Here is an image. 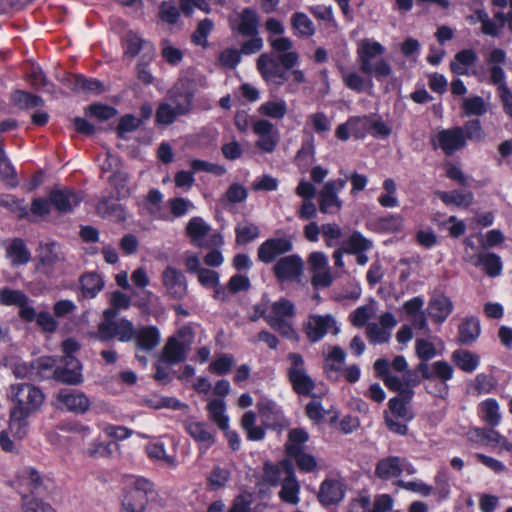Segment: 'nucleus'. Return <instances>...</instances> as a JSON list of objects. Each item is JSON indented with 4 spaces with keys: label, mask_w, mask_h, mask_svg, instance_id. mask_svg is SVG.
Returning a JSON list of instances; mask_svg holds the SVG:
<instances>
[{
    "label": "nucleus",
    "mask_w": 512,
    "mask_h": 512,
    "mask_svg": "<svg viewBox=\"0 0 512 512\" xmlns=\"http://www.w3.org/2000/svg\"><path fill=\"white\" fill-rule=\"evenodd\" d=\"M271 48L278 53L277 59L268 53L261 54L256 62L257 70L268 84L281 86L288 80L287 71L299 62V54L293 49L288 37H268Z\"/></svg>",
    "instance_id": "obj_1"
},
{
    "label": "nucleus",
    "mask_w": 512,
    "mask_h": 512,
    "mask_svg": "<svg viewBox=\"0 0 512 512\" xmlns=\"http://www.w3.org/2000/svg\"><path fill=\"white\" fill-rule=\"evenodd\" d=\"M384 46L371 39H363L357 48V62L362 73L380 80L392 74L391 65L383 58Z\"/></svg>",
    "instance_id": "obj_2"
},
{
    "label": "nucleus",
    "mask_w": 512,
    "mask_h": 512,
    "mask_svg": "<svg viewBox=\"0 0 512 512\" xmlns=\"http://www.w3.org/2000/svg\"><path fill=\"white\" fill-rule=\"evenodd\" d=\"M295 315L294 303L286 298H280L269 305L266 323L282 337L296 340L298 335L293 325Z\"/></svg>",
    "instance_id": "obj_3"
},
{
    "label": "nucleus",
    "mask_w": 512,
    "mask_h": 512,
    "mask_svg": "<svg viewBox=\"0 0 512 512\" xmlns=\"http://www.w3.org/2000/svg\"><path fill=\"white\" fill-rule=\"evenodd\" d=\"M96 337L101 341H110L115 338L120 342H130L135 337V326L126 318L118 319V315H115L112 310H104Z\"/></svg>",
    "instance_id": "obj_4"
},
{
    "label": "nucleus",
    "mask_w": 512,
    "mask_h": 512,
    "mask_svg": "<svg viewBox=\"0 0 512 512\" xmlns=\"http://www.w3.org/2000/svg\"><path fill=\"white\" fill-rule=\"evenodd\" d=\"M7 397L14 403L12 410L31 415L36 413L44 402L42 391L29 383L10 385Z\"/></svg>",
    "instance_id": "obj_5"
},
{
    "label": "nucleus",
    "mask_w": 512,
    "mask_h": 512,
    "mask_svg": "<svg viewBox=\"0 0 512 512\" xmlns=\"http://www.w3.org/2000/svg\"><path fill=\"white\" fill-rule=\"evenodd\" d=\"M193 95L188 91H172L166 102L159 105L156 111V122L170 125L179 116L188 114L192 110Z\"/></svg>",
    "instance_id": "obj_6"
},
{
    "label": "nucleus",
    "mask_w": 512,
    "mask_h": 512,
    "mask_svg": "<svg viewBox=\"0 0 512 512\" xmlns=\"http://www.w3.org/2000/svg\"><path fill=\"white\" fill-rule=\"evenodd\" d=\"M287 359L290 362L287 374L293 390L299 395H311L315 383L305 370L304 358L299 353H289Z\"/></svg>",
    "instance_id": "obj_7"
},
{
    "label": "nucleus",
    "mask_w": 512,
    "mask_h": 512,
    "mask_svg": "<svg viewBox=\"0 0 512 512\" xmlns=\"http://www.w3.org/2000/svg\"><path fill=\"white\" fill-rule=\"evenodd\" d=\"M153 492V484L144 478L136 479L128 488L122 500V512H143L148 503V494Z\"/></svg>",
    "instance_id": "obj_8"
},
{
    "label": "nucleus",
    "mask_w": 512,
    "mask_h": 512,
    "mask_svg": "<svg viewBox=\"0 0 512 512\" xmlns=\"http://www.w3.org/2000/svg\"><path fill=\"white\" fill-rule=\"evenodd\" d=\"M37 268L47 276H52L56 268L65 262L61 246L55 241L40 242L37 249Z\"/></svg>",
    "instance_id": "obj_9"
},
{
    "label": "nucleus",
    "mask_w": 512,
    "mask_h": 512,
    "mask_svg": "<svg viewBox=\"0 0 512 512\" xmlns=\"http://www.w3.org/2000/svg\"><path fill=\"white\" fill-rule=\"evenodd\" d=\"M346 179H335L327 181L319 192V210L324 214H336L343 206L339 198L341 192L346 186Z\"/></svg>",
    "instance_id": "obj_10"
},
{
    "label": "nucleus",
    "mask_w": 512,
    "mask_h": 512,
    "mask_svg": "<svg viewBox=\"0 0 512 512\" xmlns=\"http://www.w3.org/2000/svg\"><path fill=\"white\" fill-rule=\"evenodd\" d=\"M273 273L280 282H298L304 273V261L298 254L280 257L273 266Z\"/></svg>",
    "instance_id": "obj_11"
},
{
    "label": "nucleus",
    "mask_w": 512,
    "mask_h": 512,
    "mask_svg": "<svg viewBox=\"0 0 512 512\" xmlns=\"http://www.w3.org/2000/svg\"><path fill=\"white\" fill-rule=\"evenodd\" d=\"M186 433L197 443L200 453H205L216 442V431L208 423L187 419L183 423Z\"/></svg>",
    "instance_id": "obj_12"
},
{
    "label": "nucleus",
    "mask_w": 512,
    "mask_h": 512,
    "mask_svg": "<svg viewBox=\"0 0 512 512\" xmlns=\"http://www.w3.org/2000/svg\"><path fill=\"white\" fill-rule=\"evenodd\" d=\"M432 144L435 148H441L445 155H453L456 151L464 148L466 145L463 128L457 126L440 130L436 137L432 139Z\"/></svg>",
    "instance_id": "obj_13"
},
{
    "label": "nucleus",
    "mask_w": 512,
    "mask_h": 512,
    "mask_svg": "<svg viewBox=\"0 0 512 512\" xmlns=\"http://www.w3.org/2000/svg\"><path fill=\"white\" fill-rule=\"evenodd\" d=\"M162 285L166 294L176 300H181L188 293L187 279L182 271L167 266L161 274Z\"/></svg>",
    "instance_id": "obj_14"
},
{
    "label": "nucleus",
    "mask_w": 512,
    "mask_h": 512,
    "mask_svg": "<svg viewBox=\"0 0 512 512\" xmlns=\"http://www.w3.org/2000/svg\"><path fill=\"white\" fill-rule=\"evenodd\" d=\"M252 130L258 136L256 147L265 153H272L280 138L275 126L268 120L259 119L253 122Z\"/></svg>",
    "instance_id": "obj_15"
},
{
    "label": "nucleus",
    "mask_w": 512,
    "mask_h": 512,
    "mask_svg": "<svg viewBox=\"0 0 512 512\" xmlns=\"http://www.w3.org/2000/svg\"><path fill=\"white\" fill-rule=\"evenodd\" d=\"M56 401L59 408L77 414L85 413L90 406V400L82 391L71 388L59 390Z\"/></svg>",
    "instance_id": "obj_16"
},
{
    "label": "nucleus",
    "mask_w": 512,
    "mask_h": 512,
    "mask_svg": "<svg viewBox=\"0 0 512 512\" xmlns=\"http://www.w3.org/2000/svg\"><path fill=\"white\" fill-rule=\"evenodd\" d=\"M304 329L311 342L320 341L330 330H333L335 334L339 332L336 320L331 314L310 315Z\"/></svg>",
    "instance_id": "obj_17"
},
{
    "label": "nucleus",
    "mask_w": 512,
    "mask_h": 512,
    "mask_svg": "<svg viewBox=\"0 0 512 512\" xmlns=\"http://www.w3.org/2000/svg\"><path fill=\"white\" fill-rule=\"evenodd\" d=\"M292 249L293 241L290 238H270L259 246L257 256L259 261L269 264Z\"/></svg>",
    "instance_id": "obj_18"
},
{
    "label": "nucleus",
    "mask_w": 512,
    "mask_h": 512,
    "mask_svg": "<svg viewBox=\"0 0 512 512\" xmlns=\"http://www.w3.org/2000/svg\"><path fill=\"white\" fill-rule=\"evenodd\" d=\"M82 366L77 358H62L61 364L54 369L53 378L68 385H79L83 382Z\"/></svg>",
    "instance_id": "obj_19"
},
{
    "label": "nucleus",
    "mask_w": 512,
    "mask_h": 512,
    "mask_svg": "<svg viewBox=\"0 0 512 512\" xmlns=\"http://www.w3.org/2000/svg\"><path fill=\"white\" fill-rule=\"evenodd\" d=\"M294 473V466L288 459H284L277 464L266 462L263 470V482L271 486H278L292 477Z\"/></svg>",
    "instance_id": "obj_20"
},
{
    "label": "nucleus",
    "mask_w": 512,
    "mask_h": 512,
    "mask_svg": "<svg viewBox=\"0 0 512 512\" xmlns=\"http://www.w3.org/2000/svg\"><path fill=\"white\" fill-rule=\"evenodd\" d=\"M49 198L52 205L60 213L71 212L83 199L80 192L69 188L52 190Z\"/></svg>",
    "instance_id": "obj_21"
},
{
    "label": "nucleus",
    "mask_w": 512,
    "mask_h": 512,
    "mask_svg": "<svg viewBox=\"0 0 512 512\" xmlns=\"http://www.w3.org/2000/svg\"><path fill=\"white\" fill-rule=\"evenodd\" d=\"M468 437L471 441H485L487 445L512 453V443L496 430L475 428L468 432Z\"/></svg>",
    "instance_id": "obj_22"
},
{
    "label": "nucleus",
    "mask_w": 512,
    "mask_h": 512,
    "mask_svg": "<svg viewBox=\"0 0 512 512\" xmlns=\"http://www.w3.org/2000/svg\"><path fill=\"white\" fill-rule=\"evenodd\" d=\"M189 345L177 337H170L162 349L160 361L175 365L186 360Z\"/></svg>",
    "instance_id": "obj_23"
},
{
    "label": "nucleus",
    "mask_w": 512,
    "mask_h": 512,
    "mask_svg": "<svg viewBox=\"0 0 512 512\" xmlns=\"http://www.w3.org/2000/svg\"><path fill=\"white\" fill-rule=\"evenodd\" d=\"M453 309L452 300L444 294H439L429 300L427 311L433 322L441 324L449 317Z\"/></svg>",
    "instance_id": "obj_24"
},
{
    "label": "nucleus",
    "mask_w": 512,
    "mask_h": 512,
    "mask_svg": "<svg viewBox=\"0 0 512 512\" xmlns=\"http://www.w3.org/2000/svg\"><path fill=\"white\" fill-rule=\"evenodd\" d=\"M135 346L138 350L144 352L153 351L161 341L160 331L156 326H143L135 328Z\"/></svg>",
    "instance_id": "obj_25"
},
{
    "label": "nucleus",
    "mask_w": 512,
    "mask_h": 512,
    "mask_svg": "<svg viewBox=\"0 0 512 512\" xmlns=\"http://www.w3.org/2000/svg\"><path fill=\"white\" fill-rule=\"evenodd\" d=\"M144 51V57L150 61L153 58L155 48L149 42L144 40L135 32H128L125 36V54L131 57L136 56L140 51Z\"/></svg>",
    "instance_id": "obj_26"
},
{
    "label": "nucleus",
    "mask_w": 512,
    "mask_h": 512,
    "mask_svg": "<svg viewBox=\"0 0 512 512\" xmlns=\"http://www.w3.org/2000/svg\"><path fill=\"white\" fill-rule=\"evenodd\" d=\"M259 15L253 8H244L239 16L236 27H232L242 36L258 35Z\"/></svg>",
    "instance_id": "obj_27"
},
{
    "label": "nucleus",
    "mask_w": 512,
    "mask_h": 512,
    "mask_svg": "<svg viewBox=\"0 0 512 512\" xmlns=\"http://www.w3.org/2000/svg\"><path fill=\"white\" fill-rule=\"evenodd\" d=\"M480 321L475 316H467L462 319L458 326V341L462 345L474 343L480 336Z\"/></svg>",
    "instance_id": "obj_28"
},
{
    "label": "nucleus",
    "mask_w": 512,
    "mask_h": 512,
    "mask_svg": "<svg viewBox=\"0 0 512 512\" xmlns=\"http://www.w3.org/2000/svg\"><path fill=\"white\" fill-rule=\"evenodd\" d=\"M81 293L84 298H95L104 288V280L97 272H85L79 278Z\"/></svg>",
    "instance_id": "obj_29"
},
{
    "label": "nucleus",
    "mask_w": 512,
    "mask_h": 512,
    "mask_svg": "<svg viewBox=\"0 0 512 512\" xmlns=\"http://www.w3.org/2000/svg\"><path fill=\"white\" fill-rule=\"evenodd\" d=\"M145 451L151 460L158 461L167 467L175 468L178 464L176 459V453H168L166 451L164 443L159 440L149 442L145 446Z\"/></svg>",
    "instance_id": "obj_30"
},
{
    "label": "nucleus",
    "mask_w": 512,
    "mask_h": 512,
    "mask_svg": "<svg viewBox=\"0 0 512 512\" xmlns=\"http://www.w3.org/2000/svg\"><path fill=\"white\" fill-rule=\"evenodd\" d=\"M344 497V491L340 482L336 480H325L318 493L319 502L323 505L339 503Z\"/></svg>",
    "instance_id": "obj_31"
},
{
    "label": "nucleus",
    "mask_w": 512,
    "mask_h": 512,
    "mask_svg": "<svg viewBox=\"0 0 512 512\" xmlns=\"http://www.w3.org/2000/svg\"><path fill=\"white\" fill-rule=\"evenodd\" d=\"M402 458L397 456H389L381 459L375 468L377 477L383 480H390L399 477L402 474Z\"/></svg>",
    "instance_id": "obj_32"
},
{
    "label": "nucleus",
    "mask_w": 512,
    "mask_h": 512,
    "mask_svg": "<svg viewBox=\"0 0 512 512\" xmlns=\"http://www.w3.org/2000/svg\"><path fill=\"white\" fill-rule=\"evenodd\" d=\"M97 212L105 218L123 222L127 219L124 207L109 197H102L96 205Z\"/></svg>",
    "instance_id": "obj_33"
},
{
    "label": "nucleus",
    "mask_w": 512,
    "mask_h": 512,
    "mask_svg": "<svg viewBox=\"0 0 512 512\" xmlns=\"http://www.w3.org/2000/svg\"><path fill=\"white\" fill-rule=\"evenodd\" d=\"M294 35L299 38L308 39L316 33V26L309 16L304 12H295L290 18Z\"/></svg>",
    "instance_id": "obj_34"
},
{
    "label": "nucleus",
    "mask_w": 512,
    "mask_h": 512,
    "mask_svg": "<svg viewBox=\"0 0 512 512\" xmlns=\"http://www.w3.org/2000/svg\"><path fill=\"white\" fill-rule=\"evenodd\" d=\"M6 256L10 259L13 266L27 264L31 259V253L24 241L20 238H14L6 247Z\"/></svg>",
    "instance_id": "obj_35"
},
{
    "label": "nucleus",
    "mask_w": 512,
    "mask_h": 512,
    "mask_svg": "<svg viewBox=\"0 0 512 512\" xmlns=\"http://www.w3.org/2000/svg\"><path fill=\"white\" fill-rule=\"evenodd\" d=\"M478 414L481 420L491 427L498 426L502 419L499 404L493 398H488L479 404Z\"/></svg>",
    "instance_id": "obj_36"
},
{
    "label": "nucleus",
    "mask_w": 512,
    "mask_h": 512,
    "mask_svg": "<svg viewBox=\"0 0 512 512\" xmlns=\"http://www.w3.org/2000/svg\"><path fill=\"white\" fill-rule=\"evenodd\" d=\"M435 194L444 204L455 205L460 208H468L474 200V195L470 191H437Z\"/></svg>",
    "instance_id": "obj_37"
},
{
    "label": "nucleus",
    "mask_w": 512,
    "mask_h": 512,
    "mask_svg": "<svg viewBox=\"0 0 512 512\" xmlns=\"http://www.w3.org/2000/svg\"><path fill=\"white\" fill-rule=\"evenodd\" d=\"M478 57L474 50L464 49L459 51L450 63V69L457 75H468V67L474 65Z\"/></svg>",
    "instance_id": "obj_38"
},
{
    "label": "nucleus",
    "mask_w": 512,
    "mask_h": 512,
    "mask_svg": "<svg viewBox=\"0 0 512 512\" xmlns=\"http://www.w3.org/2000/svg\"><path fill=\"white\" fill-rule=\"evenodd\" d=\"M451 358L459 369L467 373L475 371L480 363V356L468 350H456Z\"/></svg>",
    "instance_id": "obj_39"
},
{
    "label": "nucleus",
    "mask_w": 512,
    "mask_h": 512,
    "mask_svg": "<svg viewBox=\"0 0 512 512\" xmlns=\"http://www.w3.org/2000/svg\"><path fill=\"white\" fill-rule=\"evenodd\" d=\"M208 417L219 429H226L229 417L226 415V404L223 399H212L207 405Z\"/></svg>",
    "instance_id": "obj_40"
},
{
    "label": "nucleus",
    "mask_w": 512,
    "mask_h": 512,
    "mask_svg": "<svg viewBox=\"0 0 512 512\" xmlns=\"http://www.w3.org/2000/svg\"><path fill=\"white\" fill-rule=\"evenodd\" d=\"M341 77L344 85L357 93H361L365 91L366 88H371L373 85L371 76H368L369 78L365 80V78L356 71L341 68Z\"/></svg>",
    "instance_id": "obj_41"
},
{
    "label": "nucleus",
    "mask_w": 512,
    "mask_h": 512,
    "mask_svg": "<svg viewBox=\"0 0 512 512\" xmlns=\"http://www.w3.org/2000/svg\"><path fill=\"white\" fill-rule=\"evenodd\" d=\"M299 493L300 484L294 473L292 477H289L281 484L279 498L287 504L297 505L300 502Z\"/></svg>",
    "instance_id": "obj_42"
},
{
    "label": "nucleus",
    "mask_w": 512,
    "mask_h": 512,
    "mask_svg": "<svg viewBox=\"0 0 512 512\" xmlns=\"http://www.w3.org/2000/svg\"><path fill=\"white\" fill-rule=\"evenodd\" d=\"M315 160V145L314 137L312 135L307 136L298 150L295 162L303 170H306L308 166Z\"/></svg>",
    "instance_id": "obj_43"
},
{
    "label": "nucleus",
    "mask_w": 512,
    "mask_h": 512,
    "mask_svg": "<svg viewBox=\"0 0 512 512\" xmlns=\"http://www.w3.org/2000/svg\"><path fill=\"white\" fill-rule=\"evenodd\" d=\"M256 414L253 411L244 413L241 418V427L246 432L247 438L251 441L262 440L265 436V431L262 427L256 426Z\"/></svg>",
    "instance_id": "obj_44"
},
{
    "label": "nucleus",
    "mask_w": 512,
    "mask_h": 512,
    "mask_svg": "<svg viewBox=\"0 0 512 512\" xmlns=\"http://www.w3.org/2000/svg\"><path fill=\"white\" fill-rule=\"evenodd\" d=\"M309 440L308 432L303 428L291 429L288 433V441L285 444L287 454L305 449V443Z\"/></svg>",
    "instance_id": "obj_45"
},
{
    "label": "nucleus",
    "mask_w": 512,
    "mask_h": 512,
    "mask_svg": "<svg viewBox=\"0 0 512 512\" xmlns=\"http://www.w3.org/2000/svg\"><path fill=\"white\" fill-rule=\"evenodd\" d=\"M31 414H24L15 410L10 411L9 429L13 435L23 439L28 432V418Z\"/></svg>",
    "instance_id": "obj_46"
},
{
    "label": "nucleus",
    "mask_w": 512,
    "mask_h": 512,
    "mask_svg": "<svg viewBox=\"0 0 512 512\" xmlns=\"http://www.w3.org/2000/svg\"><path fill=\"white\" fill-rule=\"evenodd\" d=\"M211 230L201 217H193L189 220L186 226L187 235L192 239V242L198 245L203 237H205Z\"/></svg>",
    "instance_id": "obj_47"
},
{
    "label": "nucleus",
    "mask_w": 512,
    "mask_h": 512,
    "mask_svg": "<svg viewBox=\"0 0 512 512\" xmlns=\"http://www.w3.org/2000/svg\"><path fill=\"white\" fill-rule=\"evenodd\" d=\"M258 113L273 119H282L287 113V104L283 99L267 101L258 107Z\"/></svg>",
    "instance_id": "obj_48"
},
{
    "label": "nucleus",
    "mask_w": 512,
    "mask_h": 512,
    "mask_svg": "<svg viewBox=\"0 0 512 512\" xmlns=\"http://www.w3.org/2000/svg\"><path fill=\"white\" fill-rule=\"evenodd\" d=\"M478 264L482 265L485 272L496 277L501 274L502 263L500 257L495 253L483 252L478 256Z\"/></svg>",
    "instance_id": "obj_49"
},
{
    "label": "nucleus",
    "mask_w": 512,
    "mask_h": 512,
    "mask_svg": "<svg viewBox=\"0 0 512 512\" xmlns=\"http://www.w3.org/2000/svg\"><path fill=\"white\" fill-rule=\"evenodd\" d=\"M287 456L295 461L298 469L302 472L311 473L317 469V459L306 452V449L287 454Z\"/></svg>",
    "instance_id": "obj_50"
},
{
    "label": "nucleus",
    "mask_w": 512,
    "mask_h": 512,
    "mask_svg": "<svg viewBox=\"0 0 512 512\" xmlns=\"http://www.w3.org/2000/svg\"><path fill=\"white\" fill-rule=\"evenodd\" d=\"M71 88L77 92L101 93L104 91L102 82L96 79H88L80 75L73 77Z\"/></svg>",
    "instance_id": "obj_51"
},
{
    "label": "nucleus",
    "mask_w": 512,
    "mask_h": 512,
    "mask_svg": "<svg viewBox=\"0 0 512 512\" xmlns=\"http://www.w3.org/2000/svg\"><path fill=\"white\" fill-rule=\"evenodd\" d=\"M461 108L465 116H482L487 112V105L480 96L464 98Z\"/></svg>",
    "instance_id": "obj_52"
},
{
    "label": "nucleus",
    "mask_w": 512,
    "mask_h": 512,
    "mask_svg": "<svg viewBox=\"0 0 512 512\" xmlns=\"http://www.w3.org/2000/svg\"><path fill=\"white\" fill-rule=\"evenodd\" d=\"M112 446H115V444L112 442L105 443L99 440H95L88 444V446L84 449L83 454L86 457L92 459L107 458L110 457L113 453Z\"/></svg>",
    "instance_id": "obj_53"
},
{
    "label": "nucleus",
    "mask_w": 512,
    "mask_h": 512,
    "mask_svg": "<svg viewBox=\"0 0 512 512\" xmlns=\"http://www.w3.org/2000/svg\"><path fill=\"white\" fill-rule=\"evenodd\" d=\"M236 243L247 244L259 236V228L253 223H239L235 227Z\"/></svg>",
    "instance_id": "obj_54"
},
{
    "label": "nucleus",
    "mask_w": 512,
    "mask_h": 512,
    "mask_svg": "<svg viewBox=\"0 0 512 512\" xmlns=\"http://www.w3.org/2000/svg\"><path fill=\"white\" fill-rule=\"evenodd\" d=\"M372 247V242L366 239L360 232L355 231L346 241L345 252L356 254L367 251Z\"/></svg>",
    "instance_id": "obj_55"
},
{
    "label": "nucleus",
    "mask_w": 512,
    "mask_h": 512,
    "mask_svg": "<svg viewBox=\"0 0 512 512\" xmlns=\"http://www.w3.org/2000/svg\"><path fill=\"white\" fill-rule=\"evenodd\" d=\"M214 28V23L211 19L205 18L200 21L192 34V41L196 45H199L203 48L208 46L207 38L211 31Z\"/></svg>",
    "instance_id": "obj_56"
},
{
    "label": "nucleus",
    "mask_w": 512,
    "mask_h": 512,
    "mask_svg": "<svg viewBox=\"0 0 512 512\" xmlns=\"http://www.w3.org/2000/svg\"><path fill=\"white\" fill-rule=\"evenodd\" d=\"M28 79L31 85L37 90L45 92H53L54 85L50 83L39 66H32L31 71L28 73Z\"/></svg>",
    "instance_id": "obj_57"
},
{
    "label": "nucleus",
    "mask_w": 512,
    "mask_h": 512,
    "mask_svg": "<svg viewBox=\"0 0 512 512\" xmlns=\"http://www.w3.org/2000/svg\"><path fill=\"white\" fill-rule=\"evenodd\" d=\"M0 206L13 212L19 219L29 217L28 209L23 201L15 199L11 195H0Z\"/></svg>",
    "instance_id": "obj_58"
},
{
    "label": "nucleus",
    "mask_w": 512,
    "mask_h": 512,
    "mask_svg": "<svg viewBox=\"0 0 512 512\" xmlns=\"http://www.w3.org/2000/svg\"><path fill=\"white\" fill-rule=\"evenodd\" d=\"M190 168L195 173L207 172L216 176H222L226 173V168L224 166L201 159H192L190 161Z\"/></svg>",
    "instance_id": "obj_59"
},
{
    "label": "nucleus",
    "mask_w": 512,
    "mask_h": 512,
    "mask_svg": "<svg viewBox=\"0 0 512 512\" xmlns=\"http://www.w3.org/2000/svg\"><path fill=\"white\" fill-rule=\"evenodd\" d=\"M309 12L320 21H323L329 27H335V16L331 5H313L309 7Z\"/></svg>",
    "instance_id": "obj_60"
},
{
    "label": "nucleus",
    "mask_w": 512,
    "mask_h": 512,
    "mask_svg": "<svg viewBox=\"0 0 512 512\" xmlns=\"http://www.w3.org/2000/svg\"><path fill=\"white\" fill-rule=\"evenodd\" d=\"M12 99L21 108H34L44 103L41 97L21 90L15 91Z\"/></svg>",
    "instance_id": "obj_61"
},
{
    "label": "nucleus",
    "mask_w": 512,
    "mask_h": 512,
    "mask_svg": "<svg viewBox=\"0 0 512 512\" xmlns=\"http://www.w3.org/2000/svg\"><path fill=\"white\" fill-rule=\"evenodd\" d=\"M27 296L20 290H13L10 288H3L0 290V303L5 306L16 305L24 303Z\"/></svg>",
    "instance_id": "obj_62"
},
{
    "label": "nucleus",
    "mask_w": 512,
    "mask_h": 512,
    "mask_svg": "<svg viewBox=\"0 0 512 512\" xmlns=\"http://www.w3.org/2000/svg\"><path fill=\"white\" fill-rule=\"evenodd\" d=\"M22 510L24 512H55V510L42 500L24 495L22 496Z\"/></svg>",
    "instance_id": "obj_63"
},
{
    "label": "nucleus",
    "mask_w": 512,
    "mask_h": 512,
    "mask_svg": "<svg viewBox=\"0 0 512 512\" xmlns=\"http://www.w3.org/2000/svg\"><path fill=\"white\" fill-rule=\"evenodd\" d=\"M367 336L371 343L383 344L389 341L391 333L378 323H369L367 325Z\"/></svg>",
    "instance_id": "obj_64"
}]
</instances>
